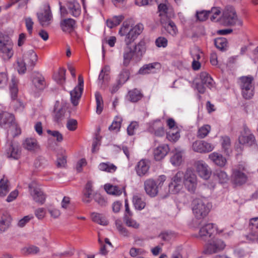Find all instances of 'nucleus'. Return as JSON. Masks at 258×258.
I'll list each match as a JSON object with an SVG mask.
<instances>
[{
  "label": "nucleus",
  "instance_id": "nucleus-35",
  "mask_svg": "<svg viewBox=\"0 0 258 258\" xmlns=\"http://www.w3.org/2000/svg\"><path fill=\"white\" fill-rule=\"evenodd\" d=\"M209 158L219 166H224L226 163V159L221 154L216 152L209 154Z\"/></svg>",
  "mask_w": 258,
  "mask_h": 258
},
{
  "label": "nucleus",
  "instance_id": "nucleus-16",
  "mask_svg": "<svg viewBox=\"0 0 258 258\" xmlns=\"http://www.w3.org/2000/svg\"><path fill=\"white\" fill-rule=\"evenodd\" d=\"M196 171L199 176L208 179L211 176V171L209 166L203 160L197 161L195 163Z\"/></svg>",
  "mask_w": 258,
  "mask_h": 258
},
{
  "label": "nucleus",
  "instance_id": "nucleus-50",
  "mask_svg": "<svg viewBox=\"0 0 258 258\" xmlns=\"http://www.w3.org/2000/svg\"><path fill=\"white\" fill-rule=\"evenodd\" d=\"M216 47L221 51L226 50L228 47V41L225 38H218L215 40Z\"/></svg>",
  "mask_w": 258,
  "mask_h": 258
},
{
  "label": "nucleus",
  "instance_id": "nucleus-62",
  "mask_svg": "<svg viewBox=\"0 0 258 258\" xmlns=\"http://www.w3.org/2000/svg\"><path fill=\"white\" fill-rule=\"evenodd\" d=\"M230 144V139L228 137L226 136L222 138V146L225 152H228Z\"/></svg>",
  "mask_w": 258,
  "mask_h": 258
},
{
  "label": "nucleus",
  "instance_id": "nucleus-13",
  "mask_svg": "<svg viewBox=\"0 0 258 258\" xmlns=\"http://www.w3.org/2000/svg\"><path fill=\"white\" fill-rule=\"evenodd\" d=\"M183 173L178 172L172 178L171 183L169 184V190L172 194L178 193L182 188Z\"/></svg>",
  "mask_w": 258,
  "mask_h": 258
},
{
  "label": "nucleus",
  "instance_id": "nucleus-24",
  "mask_svg": "<svg viewBox=\"0 0 258 258\" xmlns=\"http://www.w3.org/2000/svg\"><path fill=\"white\" fill-rule=\"evenodd\" d=\"M110 68L109 66H106L103 67L98 77V83L101 88H105L109 81V74Z\"/></svg>",
  "mask_w": 258,
  "mask_h": 258
},
{
  "label": "nucleus",
  "instance_id": "nucleus-12",
  "mask_svg": "<svg viewBox=\"0 0 258 258\" xmlns=\"http://www.w3.org/2000/svg\"><path fill=\"white\" fill-rule=\"evenodd\" d=\"M84 89V80L81 75L78 77V85L70 92L71 100L74 106H77L79 104Z\"/></svg>",
  "mask_w": 258,
  "mask_h": 258
},
{
  "label": "nucleus",
  "instance_id": "nucleus-19",
  "mask_svg": "<svg viewBox=\"0 0 258 258\" xmlns=\"http://www.w3.org/2000/svg\"><path fill=\"white\" fill-rule=\"evenodd\" d=\"M32 83L36 91L43 90L46 87V81L43 75L38 72L32 73Z\"/></svg>",
  "mask_w": 258,
  "mask_h": 258
},
{
  "label": "nucleus",
  "instance_id": "nucleus-25",
  "mask_svg": "<svg viewBox=\"0 0 258 258\" xmlns=\"http://www.w3.org/2000/svg\"><path fill=\"white\" fill-rule=\"evenodd\" d=\"M255 138L253 135L249 133L247 128H244V133L239 137V144L247 146H251L254 143Z\"/></svg>",
  "mask_w": 258,
  "mask_h": 258
},
{
  "label": "nucleus",
  "instance_id": "nucleus-21",
  "mask_svg": "<svg viewBox=\"0 0 258 258\" xmlns=\"http://www.w3.org/2000/svg\"><path fill=\"white\" fill-rule=\"evenodd\" d=\"M37 16L40 24L42 26H47L49 25L52 20V14L49 5L45 7L44 12L42 13H37Z\"/></svg>",
  "mask_w": 258,
  "mask_h": 258
},
{
  "label": "nucleus",
  "instance_id": "nucleus-18",
  "mask_svg": "<svg viewBox=\"0 0 258 258\" xmlns=\"http://www.w3.org/2000/svg\"><path fill=\"white\" fill-rule=\"evenodd\" d=\"M22 58L27 64V67L32 69L36 64L38 56L33 49H30L23 53Z\"/></svg>",
  "mask_w": 258,
  "mask_h": 258
},
{
  "label": "nucleus",
  "instance_id": "nucleus-61",
  "mask_svg": "<svg viewBox=\"0 0 258 258\" xmlns=\"http://www.w3.org/2000/svg\"><path fill=\"white\" fill-rule=\"evenodd\" d=\"M246 237L249 242L258 243V235L256 231H251Z\"/></svg>",
  "mask_w": 258,
  "mask_h": 258
},
{
  "label": "nucleus",
  "instance_id": "nucleus-8",
  "mask_svg": "<svg viewBox=\"0 0 258 258\" xmlns=\"http://www.w3.org/2000/svg\"><path fill=\"white\" fill-rule=\"evenodd\" d=\"M60 6V12L62 17H66L67 14H70L74 17H79L81 13V8L80 4L75 0H71L67 2L66 7H63L61 5V3H59Z\"/></svg>",
  "mask_w": 258,
  "mask_h": 258
},
{
  "label": "nucleus",
  "instance_id": "nucleus-59",
  "mask_svg": "<svg viewBox=\"0 0 258 258\" xmlns=\"http://www.w3.org/2000/svg\"><path fill=\"white\" fill-rule=\"evenodd\" d=\"M17 70L20 74H24L25 73L27 69V64L22 59V58H19L17 60Z\"/></svg>",
  "mask_w": 258,
  "mask_h": 258
},
{
  "label": "nucleus",
  "instance_id": "nucleus-1",
  "mask_svg": "<svg viewBox=\"0 0 258 258\" xmlns=\"http://www.w3.org/2000/svg\"><path fill=\"white\" fill-rule=\"evenodd\" d=\"M131 44H125L123 49V65L127 67L132 59L138 61L141 60L146 51V42L141 40L133 48Z\"/></svg>",
  "mask_w": 258,
  "mask_h": 258
},
{
  "label": "nucleus",
  "instance_id": "nucleus-40",
  "mask_svg": "<svg viewBox=\"0 0 258 258\" xmlns=\"http://www.w3.org/2000/svg\"><path fill=\"white\" fill-rule=\"evenodd\" d=\"M18 80L15 77H13L12 78L11 83L10 84V90L11 97L13 100L16 99L17 97V94L18 92Z\"/></svg>",
  "mask_w": 258,
  "mask_h": 258
},
{
  "label": "nucleus",
  "instance_id": "nucleus-46",
  "mask_svg": "<svg viewBox=\"0 0 258 258\" xmlns=\"http://www.w3.org/2000/svg\"><path fill=\"white\" fill-rule=\"evenodd\" d=\"M123 19V15L115 16L111 19L107 20L106 25L108 27L112 28L118 25Z\"/></svg>",
  "mask_w": 258,
  "mask_h": 258
},
{
  "label": "nucleus",
  "instance_id": "nucleus-58",
  "mask_svg": "<svg viewBox=\"0 0 258 258\" xmlns=\"http://www.w3.org/2000/svg\"><path fill=\"white\" fill-rule=\"evenodd\" d=\"M122 118L119 116H116L112 124L109 126V130L110 131H118L119 130Z\"/></svg>",
  "mask_w": 258,
  "mask_h": 258
},
{
  "label": "nucleus",
  "instance_id": "nucleus-44",
  "mask_svg": "<svg viewBox=\"0 0 258 258\" xmlns=\"http://www.w3.org/2000/svg\"><path fill=\"white\" fill-rule=\"evenodd\" d=\"M98 168L99 170L101 171L110 173L114 172L117 169V167L113 164L111 163L110 162L101 163L99 165Z\"/></svg>",
  "mask_w": 258,
  "mask_h": 258
},
{
  "label": "nucleus",
  "instance_id": "nucleus-57",
  "mask_svg": "<svg viewBox=\"0 0 258 258\" xmlns=\"http://www.w3.org/2000/svg\"><path fill=\"white\" fill-rule=\"evenodd\" d=\"M209 17H210L212 21H216L218 20V18L221 14V11L219 8L213 7L211 9V11H208Z\"/></svg>",
  "mask_w": 258,
  "mask_h": 258
},
{
  "label": "nucleus",
  "instance_id": "nucleus-36",
  "mask_svg": "<svg viewBox=\"0 0 258 258\" xmlns=\"http://www.w3.org/2000/svg\"><path fill=\"white\" fill-rule=\"evenodd\" d=\"M10 190V184L9 180L5 176L0 180V197H4Z\"/></svg>",
  "mask_w": 258,
  "mask_h": 258
},
{
  "label": "nucleus",
  "instance_id": "nucleus-22",
  "mask_svg": "<svg viewBox=\"0 0 258 258\" xmlns=\"http://www.w3.org/2000/svg\"><path fill=\"white\" fill-rule=\"evenodd\" d=\"M23 147L30 152H36L40 148L39 144L34 138H26L22 142Z\"/></svg>",
  "mask_w": 258,
  "mask_h": 258
},
{
  "label": "nucleus",
  "instance_id": "nucleus-45",
  "mask_svg": "<svg viewBox=\"0 0 258 258\" xmlns=\"http://www.w3.org/2000/svg\"><path fill=\"white\" fill-rule=\"evenodd\" d=\"M115 224L116 228L120 235L124 237L130 236V233L128 230L123 226L120 220H116Z\"/></svg>",
  "mask_w": 258,
  "mask_h": 258
},
{
  "label": "nucleus",
  "instance_id": "nucleus-4",
  "mask_svg": "<svg viewBox=\"0 0 258 258\" xmlns=\"http://www.w3.org/2000/svg\"><path fill=\"white\" fill-rule=\"evenodd\" d=\"M164 175H160L156 179L148 178L144 181V186L146 193L151 197H156L166 180Z\"/></svg>",
  "mask_w": 258,
  "mask_h": 258
},
{
  "label": "nucleus",
  "instance_id": "nucleus-41",
  "mask_svg": "<svg viewBox=\"0 0 258 258\" xmlns=\"http://www.w3.org/2000/svg\"><path fill=\"white\" fill-rule=\"evenodd\" d=\"M91 216L92 221L95 223L104 226L108 224L107 220L102 214L94 212L91 214Z\"/></svg>",
  "mask_w": 258,
  "mask_h": 258
},
{
  "label": "nucleus",
  "instance_id": "nucleus-7",
  "mask_svg": "<svg viewBox=\"0 0 258 258\" xmlns=\"http://www.w3.org/2000/svg\"><path fill=\"white\" fill-rule=\"evenodd\" d=\"M13 44L9 37L0 32V51L5 59H10L14 54Z\"/></svg>",
  "mask_w": 258,
  "mask_h": 258
},
{
  "label": "nucleus",
  "instance_id": "nucleus-48",
  "mask_svg": "<svg viewBox=\"0 0 258 258\" xmlns=\"http://www.w3.org/2000/svg\"><path fill=\"white\" fill-rule=\"evenodd\" d=\"M95 100L96 103V112L98 114H101L103 109V101L102 97L100 93L96 92L95 94Z\"/></svg>",
  "mask_w": 258,
  "mask_h": 258
},
{
  "label": "nucleus",
  "instance_id": "nucleus-26",
  "mask_svg": "<svg viewBox=\"0 0 258 258\" xmlns=\"http://www.w3.org/2000/svg\"><path fill=\"white\" fill-rule=\"evenodd\" d=\"M149 168V162L145 159L141 160L135 167L137 175L141 177L145 175L148 173Z\"/></svg>",
  "mask_w": 258,
  "mask_h": 258
},
{
  "label": "nucleus",
  "instance_id": "nucleus-14",
  "mask_svg": "<svg viewBox=\"0 0 258 258\" xmlns=\"http://www.w3.org/2000/svg\"><path fill=\"white\" fill-rule=\"evenodd\" d=\"M191 148L196 152L205 153L212 151L214 149V146L205 141L198 140L192 143Z\"/></svg>",
  "mask_w": 258,
  "mask_h": 258
},
{
  "label": "nucleus",
  "instance_id": "nucleus-64",
  "mask_svg": "<svg viewBox=\"0 0 258 258\" xmlns=\"http://www.w3.org/2000/svg\"><path fill=\"white\" fill-rule=\"evenodd\" d=\"M77 121L74 119H69L67 123V127L70 131H75L77 127Z\"/></svg>",
  "mask_w": 258,
  "mask_h": 258
},
{
  "label": "nucleus",
  "instance_id": "nucleus-60",
  "mask_svg": "<svg viewBox=\"0 0 258 258\" xmlns=\"http://www.w3.org/2000/svg\"><path fill=\"white\" fill-rule=\"evenodd\" d=\"M249 229L251 231L258 230V217L251 218L249 222Z\"/></svg>",
  "mask_w": 258,
  "mask_h": 258
},
{
  "label": "nucleus",
  "instance_id": "nucleus-5",
  "mask_svg": "<svg viewBox=\"0 0 258 258\" xmlns=\"http://www.w3.org/2000/svg\"><path fill=\"white\" fill-rule=\"evenodd\" d=\"M221 20L226 26H241L242 25V21L238 18L234 9L232 7L225 8Z\"/></svg>",
  "mask_w": 258,
  "mask_h": 258
},
{
  "label": "nucleus",
  "instance_id": "nucleus-33",
  "mask_svg": "<svg viewBox=\"0 0 258 258\" xmlns=\"http://www.w3.org/2000/svg\"><path fill=\"white\" fill-rule=\"evenodd\" d=\"M232 179L235 184L241 185L246 181L247 176L243 172L235 170L233 172Z\"/></svg>",
  "mask_w": 258,
  "mask_h": 258
},
{
  "label": "nucleus",
  "instance_id": "nucleus-49",
  "mask_svg": "<svg viewBox=\"0 0 258 258\" xmlns=\"http://www.w3.org/2000/svg\"><path fill=\"white\" fill-rule=\"evenodd\" d=\"M211 130V126L205 124L200 127L197 132V137L200 139H204L208 136Z\"/></svg>",
  "mask_w": 258,
  "mask_h": 258
},
{
  "label": "nucleus",
  "instance_id": "nucleus-20",
  "mask_svg": "<svg viewBox=\"0 0 258 258\" xmlns=\"http://www.w3.org/2000/svg\"><path fill=\"white\" fill-rule=\"evenodd\" d=\"M148 131L157 137H162L165 135L163 125L159 119L150 123Z\"/></svg>",
  "mask_w": 258,
  "mask_h": 258
},
{
  "label": "nucleus",
  "instance_id": "nucleus-3",
  "mask_svg": "<svg viewBox=\"0 0 258 258\" xmlns=\"http://www.w3.org/2000/svg\"><path fill=\"white\" fill-rule=\"evenodd\" d=\"M192 211L195 218L202 219L209 213L211 205L206 199H196L191 204Z\"/></svg>",
  "mask_w": 258,
  "mask_h": 258
},
{
  "label": "nucleus",
  "instance_id": "nucleus-32",
  "mask_svg": "<svg viewBox=\"0 0 258 258\" xmlns=\"http://www.w3.org/2000/svg\"><path fill=\"white\" fill-rule=\"evenodd\" d=\"M76 21L73 19L68 18L63 20L60 23L62 30L65 32L71 33L75 27Z\"/></svg>",
  "mask_w": 258,
  "mask_h": 258
},
{
  "label": "nucleus",
  "instance_id": "nucleus-28",
  "mask_svg": "<svg viewBox=\"0 0 258 258\" xmlns=\"http://www.w3.org/2000/svg\"><path fill=\"white\" fill-rule=\"evenodd\" d=\"M169 151V148L167 144H163L157 147L154 151V158L159 161L164 158Z\"/></svg>",
  "mask_w": 258,
  "mask_h": 258
},
{
  "label": "nucleus",
  "instance_id": "nucleus-42",
  "mask_svg": "<svg viewBox=\"0 0 258 258\" xmlns=\"http://www.w3.org/2000/svg\"><path fill=\"white\" fill-rule=\"evenodd\" d=\"M158 66H159V64L157 62L145 64L139 70V73L140 74L145 75L154 73V70L156 67Z\"/></svg>",
  "mask_w": 258,
  "mask_h": 258
},
{
  "label": "nucleus",
  "instance_id": "nucleus-38",
  "mask_svg": "<svg viewBox=\"0 0 258 258\" xmlns=\"http://www.w3.org/2000/svg\"><path fill=\"white\" fill-rule=\"evenodd\" d=\"M200 79L202 84L206 87L210 88L214 86V81L207 72H202L200 74Z\"/></svg>",
  "mask_w": 258,
  "mask_h": 258
},
{
  "label": "nucleus",
  "instance_id": "nucleus-15",
  "mask_svg": "<svg viewBox=\"0 0 258 258\" xmlns=\"http://www.w3.org/2000/svg\"><path fill=\"white\" fill-rule=\"evenodd\" d=\"M29 191L35 202L40 205L44 203L46 196L39 188L35 186L33 183H31L29 185Z\"/></svg>",
  "mask_w": 258,
  "mask_h": 258
},
{
  "label": "nucleus",
  "instance_id": "nucleus-23",
  "mask_svg": "<svg viewBox=\"0 0 258 258\" xmlns=\"http://www.w3.org/2000/svg\"><path fill=\"white\" fill-rule=\"evenodd\" d=\"M13 219L10 214L6 212L0 218V233L7 231L12 226Z\"/></svg>",
  "mask_w": 258,
  "mask_h": 258
},
{
  "label": "nucleus",
  "instance_id": "nucleus-2",
  "mask_svg": "<svg viewBox=\"0 0 258 258\" xmlns=\"http://www.w3.org/2000/svg\"><path fill=\"white\" fill-rule=\"evenodd\" d=\"M144 29L142 24H138L134 27L131 25L130 22L124 21L120 30L119 34L121 36H125L124 41L125 44H131L142 32Z\"/></svg>",
  "mask_w": 258,
  "mask_h": 258
},
{
  "label": "nucleus",
  "instance_id": "nucleus-47",
  "mask_svg": "<svg viewBox=\"0 0 258 258\" xmlns=\"http://www.w3.org/2000/svg\"><path fill=\"white\" fill-rule=\"evenodd\" d=\"M132 216L124 215L123 221L125 225L128 227L135 229H139L140 227L139 223L137 222L135 220L131 218Z\"/></svg>",
  "mask_w": 258,
  "mask_h": 258
},
{
  "label": "nucleus",
  "instance_id": "nucleus-39",
  "mask_svg": "<svg viewBox=\"0 0 258 258\" xmlns=\"http://www.w3.org/2000/svg\"><path fill=\"white\" fill-rule=\"evenodd\" d=\"M180 137V129L178 127H175L173 130H169L166 135L167 140L171 142H176L179 140Z\"/></svg>",
  "mask_w": 258,
  "mask_h": 258
},
{
  "label": "nucleus",
  "instance_id": "nucleus-17",
  "mask_svg": "<svg viewBox=\"0 0 258 258\" xmlns=\"http://www.w3.org/2000/svg\"><path fill=\"white\" fill-rule=\"evenodd\" d=\"M158 13L160 18L161 23H165L167 20L170 19L174 16L172 10L165 4H160L158 5Z\"/></svg>",
  "mask_w": 258,
  "mask_h": 258
},
{
  "label": "nucleus",
  "instance_id": "nucleus-37",
  "mask_svg": "<svg viewBox=\"0 0 258 258\" xmlns=\"http://www.w3.org/2000/svg\"><path fill=\"white\" fill-rule=\"evenodd\" d=\"M66 70L59 68L53 75V79L59 84H63L66 81Z\"/></svg>",
  "mask_w": 258,
  "mask_h": 258
},
{
  "label": "nucleus",
  "instance_id": "nucleus-55",
  "mask_svg": "<svg viewBox=\"0 0 258 258\" xmlns=\"http://www.w3.org/2000/svg\"><path fill=\"white\" fill-rule=\"evenodd\" d=\"M21 251L24 255L34 254L38 253L39 251V249L37 246L30 245L23 248Z\"/></svg>",
  "mask_w": 258,
  "mask_h": 258
},
{
  "label": "nucleus",
  "instance_id": "nucleus-29",
  "mask_svg": "<svg viewBox=\"0 0 258 258\" xmlns=\"http://www.w3.org/2000/svg\"><path fill=\"white\" fill-rule=\"evenodd\" d=\"M6 155L8 158L18 159L21 156V149L18 145L11 143L7 149Z\"/></svg>",
  "mask_w": 258,
  "mask_h": 258
},
{
  "label": "nucleus",
  "instance_id": "nucleus-11",
  "mask_svg": "<svg viewBox=\"0 0 258 258\" xmlns=\"http://www.w3.org/2000/svg\"><path fill=\"white\" fill-rule=\"evenodd\" d=\"M225 246L226 245L223 241L216 239L209 241L205 245L204 252L208 254L217 253L223 250Z\"/></svg>",
  "mask_w": 258,
  "mask_h": 258
},
{
  "label": "nucleus",
  "instance_id": "nucleus-31",
  "mask_svg": "<svg viewBox=\"0 0 258 258\" xmlns=\"http://www.w3.org/2000/svg\"><path fill=\"white\" fill-rule=\"evenodd\" d=\"M167 32L172 36H175L178 33L175 24L170 19L167 20L165 23H161Z\"/></svg>",
  "mask_w": 258,
  "mask_h": 258
},
{
  "label": "nucleus",
  "instance_id": "nucleus-63",
  "mask_svg": "<svg viewBox=\"0 0 258 258\" xmlns=\"http://www.w3.org/2000/svg\"><path fill=\"white\" fill-rule=\"evenodd\" d=\"M156 45L158 47H165L167 45V39L164 37H159L155 41Z\"/></svg>",
  "mask_w": 258,
  "mask_h": 258
},
{
  "label": "nucleus",
  "instance_id": "nucleus-27",
  "mask_svg": "<svg viewBox=\"0 0 258 258\" xmlns=\"http://www.w3.org/2000/svg\"><path fill=\"white\" fill-rule=\"evenodd\" d=\"M15 120L13 114L6 111L0 113V126L3 128H8V126Z\"/></svg>",
  "mask_w": 258,
  "mask_h": 258
},
{
  "label": "nucleus",
  "instance_id": "nucleus-30",
  "mask_svg": "<svg viewBox=\"0 0 258 258\" xmlns=\"http://www.w3.org/2000/svg\"><path fill=\"white\" fill-rule=\"evenodd\" d=\"M104 189L110 195L119 196L124 190V187L123 185H113L106 184L104 185Z\"/></svg>",
  "mask_w": 258,
  "mask_h": 258
},
{
  "label": "nucleus",
  "instance_id": "nucleus-6",
  "mask_svg": "<svg viewBox=\"0 0 258 258\" xmlns=\"http://www.w3.org/2000/svg\"><path fill=\"white\" fill-rule=\"evenodd\" d=\"M252 76H243L239 78V85L243 97L246 99H250L254 94V85Z\"/></svg>",
  "mask_w": 258,
  "mask_h": 258
},
{
  "label": "nucleus",
  "instance_id": "nucleus-53",
  "mask_svg": "<svg viewBox=\"0 0 258 258\" xmlns=\"http://www.w3.org/2000/svg\"><path fill=\"white\" fill-rule=\"evenodd\" d=\"M214 176L221 183H226L229 179L228 176L224 171L217 170L214 172Z\"/></svg>",
  "mask_w": 258,
  "mask_h": 258
},
{
  "label": "nucleus",
  "instance_id": "nucleus-9",
  "mask_svg": "<svg viewBox=\"0 0 258 258\" xmlns=\"http://www.w3.org/2000/svg\"><path fill=\"white\" fill-rule=\"evenodd\" d=\"M183 183L185 188L190 192H195L197 186V177L194 171L187 169L183 174Z\"/></svg>",
  "mask_w": 258,
  "mask_h": 258
},
{
  "label": "nucleus",
  "instance_id": "nucleus-56",
  "mask_svg": "<svg viewBox=\"0 0 258 258\" xmlns=\"http://www.w3.org/2000/svg\"><path fill=\"white\" fill-rule=\"evenodd\" d=\"M171 164L174 166H178L182 162V152H176L170 158Z\"/></svg>",
  "mask_w": 258,
  "mask_h": 258
},
{
  "label": "nucleus",
  "instance_id": "nucleus-52",
  "mask_svg": "<svg viewBox=\"0 0 258 258\" xmlns=\"http://www.w3.org/2000/svg\"><path fill=\"white\" fill-rule=\"evenodd\" d=\"M133 202L135 208L139 210L143 209L146 206L145 202L138 195L133 197Z\"/></svg>",
  "mask_w": 258,
  "mask_h": 258
},
{
  "label": "nucleus",
  "instance_id": "nucleus-34",
  "mask_svg": "<svg viewBox=\"0 0 258 258\" xmlns=\"http://www.w3.org/2000/svg\"><path fill=\"white\" fill-rule=\"evenodd\" d=\"M5 129L7 131L8 136L13 138L20 135L21 133V130L15 120L8 126V128Z\"/></svg>",
  "mask_w": 258,
  "mask_h": 258
},
{
  "label": "nucleus",
  "instance_id": "nucleus-54",
  "mask_svg": "<svg viewBox=\"0 0 258 258\" xmlns=\"http://www.w3.org/2000/svg\"><path fill=\"white\" fill-rule=\"evenodd\" d=\"M65 109L62 107L58 108L55 106L54 110L53 118L55 121L58 122L62 120L64 116Z\"/></svg>",
  "mask_w": 258,
  "mask_h": 258
},
{
  "label": "nucleus",
  "instance_id": "nucleus-43",
  "mask_svg": "<svg viewBox=\"0 0 258 258\" xmlns=\"http://www.w3.org/2000/svg\"><path fill=\"white\" fill-rule=\"evenodd\" d=\"M127 97L131 102H136L142 98L143 95L140 90L135 89L128 91Z\"/></svg>",
  "mask_w": 258,
  "mask_h": 258
},
{
  "label": "nucleus",
  "instance_id": "nucleus-51",
  "mask_svg": "<svg viewBox=\"0 0 258 258\" xmlns=\"http://www.w3.org/2000/svg\"><path fill=\"white\" fill-rule=\"evenodd\" d=\"M130 75V71L127 69L121 70L118 76V83L119 84H124L129 79Z\"/></svg>",
  "mask_w": 258,
  "mask_h": 258
},
{
  "label": "nucleus",
  "instance_id": "nucleus-10",
  "mask_svg": "<svg viewBox=\"0 0 258 258\" xmlns=\"http://www.w3.org/2000/svg\"><path fill=\"white\" fill-rule=\"evenodd\" d=\"M223 230L219 231L216 225L213 223H208L200 228L199 233L196 237L206 240L211 237L215 233H221Z\"/></svg>",
  "mask_w": 258,
  "mask_h": 258
}]
</instances>
